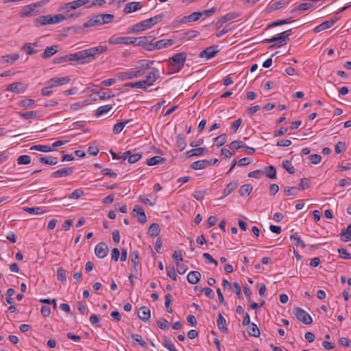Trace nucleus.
<instances>
[{"label": "nucleus", "instance_id": "f257e3e1", "mask_svg": "<svg viewBox=\"0 0 351 351\" xmlns=\"http://www.w3.org/2000/svg\"><path fill=\"white\" fill-rule=\"evenodd\" d=\"M107 51L106 46H97L91 47L84 50L80 51L77 53L66 55L68 61H81L86 58L95 59L97 54L104 53Z\"/></svg>", "mask_w": 351, "mask_h": 351}, {"label": "nucleus", "instance_id": "f03ea898", "mask_svg": "<svg viewBox=\"0 0 351 351\" xmlns=\"http://www.w3.org/2000/svg\"><path fill=\"white\" fill-rule=\"evenodd\" d=\"M186 59V53L184 52L175 54L169 58V71L171 73H176L181 70Z\"/></svg>", "mask_w": 351, "mask_h": 351}, {"label": "nucleus", "instance_id": "7ed1b4c3", "mask_svg": "<svg viewBox=\"0 0 351 351\" xmlns=\"http://www.w3.org/2000/svg\"><path fill=\"white\" fill-rule=\"evenodd\" d=\"M65 20V16L63 14L56 15H45L41 16L35 19V25L36 26L45 25L47 24H55L60 23Z\"/></svg>", "mask_w": 351, "mask_h": 351}, {"label": "nucleus", "instance_id": "20e7f679", "mask_svg": "<svg viewBox=\"0 0 351 351\" xmlns=\"http://www.w3.org/2000/svg\"><path fill=\"white\" fill-rule=\"evenodd\" d=\"M174 43V40L172 39H162L156 43H149V44L143 46L142 48L147 51H154L155 49H160L166 48L169 46L172 45Z\"/></svg>", "mask_w": 351, "mask_h": 351}, {"label": "nucleus", "instance_id": "39448f33", "mask_svg": "<svg viewBox=\"0 0 351 351\" xmlns=\"http://www.w3.org/2000/svg\"><path fill=\"white\" fill-rule=\"evenodd\" d=\"M108 42L110 44H112V45L124 43L126 45H132L134 46H137L138 40V38H132V37H126V36H120V37L112 36L109 39Z\"/></svg>", "mask_w": 351, "mask_h": 351}, {"label": "nucleus", "instance_id": "423d86ee", "mask_svg": "<svg viewBox=\"0 0 351 351\" xmlns=\"http://www.w3.org/2000/svg\"><path fill=\"white\" fill-rule=\"evenodd\" d=\"M293 313L296 318L304 324L308 325L313 322V319L309 314L299 307L293 309Z\"/></svg>", "mask_w": 351, "mask_h": 351}, {"label": "nucleus", "instance_id": "0eeeda50", "mask_svg": "<svg viewBox=\"0 0 351 351\" xmlns=\"http://www.w3.org/2000/svg\"><path fill=\"white\" fill-rule=\"evenodd\" d=\"M154 26L152 23V21L151 19H148L144 21H142L139 23H137L134 25H133L130 29V32L136 33L139 32L143 30H146L150 29Z\"/></svg>", "mask_w": 351, "mask_h": 351}, {"label": "nucleus", "instance_id": "6e6552de", "mask_svg": "<svg viewBox=\"0 0 351 351\" xmlns=\"http://www.w3.org/2000/svg\"><path fill=\"white\" fill-rule=\"evenodd\" d=\"M40 5L39 3H34L29 5L23 7L20 12L21 17H27L30 16H34L37 14L36 8Z\"/></svg>", "mask_w": 351, "mask_h": 351}, {"label": "nucleus", "instance_id": "1a4fd4ad", "mask_svg": "<svg viewBox=\"0 0 351 351\" xmlns=\"http://www.w3.org/2000/svg\"><path fill=\"white\" fill-rule=\"evenodd\" d=\"M151 71L147 75L144 82H146L145 85L149 87L153 84L160 77V72L156 68H151Z\"/></svg>", "mask_w": 351, "mask_h": 351}, {"label": "nucleus", "instance_id": "9d476101", "mask_svg": "<svg viewBox=\"0 0 351 351\" xmlns=\"http://www.w3.org/2000/svg\"><path fill=\"white\" fill-rule=\"evenodd\" d=\"M90 0H76L65 4L62 10H66V12H69L73 10H75L86 3H89Z\"/></svg>", "mask_w": 351, "mask_h": 351}, {"label": "nucleus", "instance_id": "9b49d317", "mask_svg": "<svg viewBox=\"0 0 351 351\" xmlns=\"http://www.w3.org/2000/svg\"><path fill=\"white\" fill-rule=\"evenodd\" d=\"M108 247L104 243L101 242L98 243L95 247V254L99 258H104L108 253Z\"/></svg>", "mask_w": 351, "mask_h": 351}, {"label": "nucleus", "instance_id": "f8f14e48", "mask_svg": "<svg viewBox=\"0 0 351 351\" xmlns=\"http://www.w3.org/2000/svg\"><path fill=\"white\" fill-rule=\"evenodd\" d=\"M133 215L137 217L138 221L141 223H145L147 220V217L141 206L136 205L133 209Z\"/></svg>", "mask_w": 351, "mask_h": 351}, {"label": "nucleus", "instance_id": "ddd939ff", "mask_svg": "<svg viewBox=\"0 0 351 351\" xmlns=\"http://www.w3.org/2000/svg\"><path fill=\"white\" fill-rule=\"evenodd\" d=\"M339 19V17H336L332 19H330L328 21H326L321 23L320 25L315 27L313 29V31L315 33L320 32L322 31H324L325 29H327L332 27L338 20Z\"/></svg>", "mask_w": 351, "mask_h": 351}, {"label": "nucleus", "instance_id": "4468645a", "mask_svg": "<svg viewBox=\"0 0 351 351\" xmlns=\"http://www.w3.org/2000/svg\"><path fill=\"white\" fill-rule=\"evenodd\" d=\"M217 46H210L207 47L200 52L199 56L200 58L206 57L207 59L213 58L217 52H219V49H217Z\"/></svg>", "mask_w": 351, "mask_h": 351}, {"label": "nucleus", "instance_id": "2eb2a0df", "mask_svg": "<svg viewBox=\"0 0 351 351\" xmlns=\"http://www.w3.org/2000/svg\"><path fill=\"white\" fill-rule=\"evenodd\" d=\"M144 73V71H141V70H138L136 71H127L122 72L119 73V79L121 80H130L133 77H138L141 76Z\"/></svg>", "mask_w": 351, "mask_h": 351}, {"label": "nucleus", "instance_id": "dca6fc26", "mask_svg": "<svg viewBox=\"0 0 351 351\" xmlns=\"http://www.w3.org/2000/svg\"><path fill=\"white\" fill-rule=\"evenodd\" d=\"M73 171V167H65L53 172L51 175L53 178H62L71 175Z\"/></svg>", "mask_w": 351, "mask_h": 351}, {"label": "nucleus", "instance_id": "f3484780", "mask_svg": "<svg viewBox=\"0 0 351 351\" xmlns=\"http://www.w3.org/2000/svg\"><path fill=\"white\" fill-rule=\"evenodd\" d=\"M239 15L237 13H233V12L228 13V14L221 16L218 19L216 25H217V28H219L223 23L228 22V21H230L232 19H237V17H239Z\"/></svg>", "mask_w": 351, "mask_h": 351}, {"label": "nucleus", "instance_id": "a211bd4d", "mask_svg": "<svg viewBox=\"0 0 351 351\" xmlns=\"http://www.w3.org/2000/svg\"><path fill=\"white\" fill-rule=\"evenodd\" d=\"M127 332L130 335L134 345H139L143 348H147V343L143 339L142 337L138 334H132L130 330Z\"/></svg>", "mask_w": 351, "mask_h": 351}, {"label": "nucleus", "instance_id": "6ab92c4d", "mask_svg": "<svg viewBox=\"0 0 351 351\" xmlns=\"http://www.w3.org/2000/svg\"><path fill=\"white\" fill-rule=\"evenodd\" d=\"M69 81L70 78L69 77L52 78L49 82V84H50L49 88L63 85L67 84L68 82H69Z\"/></svg>", "mask_w": 351, "mask_h": 351}, {"label": "nucleus", "instance_id": "aec40b11", "mask_svg": "<svg viewBox=\"0 0 351 351\" xmlns=\"http://www.w3.org/2000/svg\"><path fill=\"white\" fill-rule=\"evenodd\" d=\"M142 8V5L140 2L132 1L125 5L123 12L125 14H130L135 12Z\"/></svg>", "mask_w": 351, "mask_h": 351}, {"label": "nucleus", "instance_id": "412c9836", "mask_svg": "<svg viewBox=\"0 0 351 351\" xmlns=\"http://www.w3.org/2000/svg\"><path fill=\"white\" fill-rule=\"evenodd\" d=\"M211 165V160H201L193 162L191 167L195 170L203 169Z\"/></svg>", "mask_w": 351, "mask_h": 351}, {"label": "nucleus", "instance_id": "4be33fe9", "mask_svg": "<svg viewBox=\"0 0 351 351\" xmlns=\"http://www.w3.org/2000/svg\"><path fill=\"white\" fill-rule=\"evenodd\" d=\"M131 263H132V270L134 273L138 272V265L139 263L138 252L134 250L130 254Z\"/></svg>", "mask_w": 351, "mask_h": 351}, {"label": "nucleus", "instance_id": "5701e85b", "mask_svg": "<svg viewBox=\"0 0 351 351\" xmlns=\"http://www.w3.org/2000/svg\"><path fill=\"white\" fill-rule=\"evenodd\" d=\"M201 274L197 271H190L187 275V281L192 285L197 284L201 279Z\"/></svg>", "mask_w": 351, "mask_h": 351}, {"label": "nucleus", "instance_id": "b1692460", "mask_svg": "<svg viewBox=\"0 0 351 351\" xmlns=\"http://www.w3.org/2000/svg\"><path fill=\"white\" fill-rule=\"evenodd\" d=\"M201 17H202V13L200 12H193L188 16H184L181 20V23H186L197 21Z\"/></svg>", "mask_w": 351, "mask_h": 351}, {"label": "nucleus", "instance_id": "393cba45", "mask_svg": "<svg viewBox=\"0 0 351 351\" xmlns=\"http://www.w3.org/2000/svg\"><path fill=\"white\" fill-rule=\"evenodd\" d=\"M238 186V182L234 181L228 183L223 191V196L218 199V200L230 195Z\"/></svg>", "mask_w": 351, "mask_h": 351}, {"label": "nucleus", "instance_id": "a878e982", "mask_svg": "<svg viewBox=\"0 0 351 351\" xmlns=\"http://www.w3.org/2000/svg\"><path fill=\"white\" fill-rule=\"evenodd\" d=\"M138 317L143 322L147 321L150 317V311L146 306H141L138 311Z\"/></svg>", "mask_w": 351, "mask_h": 351}, {"label": "nucleus", "instance_id": "bb28decb", "mask_svg": "<svg viewBox=\"0 0 351 351\" xmlns=\"http://www.w3.org/2000/svg\"><path fill=\"white\" fill-rule=\"evenodd\" d=\"M217 325L219 329L223 333H227L228 330L226 326V321L221 313L218 315L217 319Z\"/></svg>", "mask_w": 351, "mask_h": 351}, {"label": "nucleus", "instance_id": "cd10ccee", "mask_svg": "<svg viewBox=\"0 0 351 351\" xmlns=\"http://www.w3.org/2000/svg\"><path fill=\"white\" fill-rule=\"evenodd\" d=\"M58 51V46L53 45L50 47H47L44 53L42 55V58L43 59H47L54 55Z\"/></svg>", "mask_w": 351, "mask_h": 351}, {"label": "nucleus", "instance_id": "c85d7f7f", "mask_svg": "<svg viewBox=\"0 0 351 351\" xmlns=\"http://www.w3.org/2000/svg\"><path fill=\"white\" fill-rule=\"evenodd\" d=\"M166 159L159 156H155L147 160L146 164L149 166H153L163 163Z\"/></svg>", "mask_w": 351, "mask_h": 351}, {"label": "nucleus", "instance_id": "c756f323", "mask_svg": "<svg viewBox=\"0 0 351 351\" xmlns=\"http://www.w3.org/2000/svg\"><path fill=\"white\" fill-rule=\"evenodd\" d=\"M101 25L108 24L110 23L114 19V16L111 14H101L97 15Z\"/></svg>", "mask_w": 351, "mask_h": 351}, {"label": "nucleus", "instance_id": "7c9ffc66", "mask_svg": "<svg viewBox=\"0 0 351 351\" xmlns=\"http://www.w3.org/2000/svg\"><path fill=\"white\" fill-rule=\"evenodd\" d=\"M98 25H101V23L97 15L93 16L91 19H90L88 21L84 23V27L86 28Z\"/></svg>", "mask_w": 351, "mask_h": 351}, {"label": "nucleus", "instance_id": "2f4dec72", "mask_svg": "<svg viewBox=\"0 0 351 351\" xmlns=\"http://www.w3.org/2000/svg\"><path fill=\"white\" fill-rule=\"evenodd\" d=\"M155 38H156L154 36L139 37V38H138V42L137 43V46H140V47H143V46L152 42L154 40H155Z\"/></svg>", "mask_w": 351, "mask_h": 351}, {"label": "nucleus", "instance_id": "473e14b6", "mask_svg": "<svg viewBox=\"0 0 351 351\" xmlns=\"http://www.w3.org/2000/svg\"><path fill=\"white\" fill-rule=\"evenodd\" d=\"M160 232V226L156 223H152L148 229V234L153 237L158 236Z\"/></svg>", "mask_w": 351, "mask_h": 351}, {"label": "nucleus", "instance_id": "72a5a7b5", "mask_svg": "<svg viewBox=\"0 0 351 351\" xmlns=\"http://www.w3.org/2000/svg\"><path fill=\"white\" fill-rule=\"evenodd\" d=\"M207 152V149L206 148H204V147H198V148H195V149H192L189 151H188L186 152V155L189 156V157H191V156H199L201 155H202V154L204 152Z\"/></svg>", "mask_w": 351, "mask_h": 351}, {"label": "nucleus", "instance_id": "f704fd0d", "mask_svg": "<svg viewBox=\"0 0 351 351\" xmlns=\"http://www.w3.org/2000/svg\"><path fill=\"white\" fill-rule=\"evenodd\" d=\"M340 237L343 241L351 240V223L348 226L346 229L341 230Z\"/></svg>", "mask_w": 351, "mask_h": 351}, {"label": "nucleus", "instance_id": "c9c22d12", "mask_svg": "<svg viewBox=\"0 0 351 351\" xmlns=\"http://www.w3.org/2000/svg\"><path fill=\"white\" fill-rule=\"evenodd\" d=\"M252 191V186L249 184H246L242 185L240 187L239 193L242 197H247L250 194Z\"/></svg>", "mask_w": 351, "mask_h": 351}, {"label": "nucleus", "instance_id": "e433bc0d", "mask_svg": "<svg viewBox=\"0 0 351 351\" xmlns=\"http://www.w3.org/2000/svg\"><path fill=\"white\" fill-rule=\"evenodd\" d=\"M247 332L250 336H253L254 337H258L260 336V330L257 326L254 323H251L248 326Z\"/></svg>", "mask_w": 351, "mask_h": 351}, {"label": "nucleus", "instance_id": "4c0bfd02", "mask_svg": "<svg viewBox=\"0 0 351 351\" xmlns=\"http://www.w3.org/2000/svg\"><path fill=\"white\" fill-rule=\"evenodd\" d=\"M176 144L177 147L180 149V151H183L185 149L186 146V143L185 138L182 134H179L177 136Z\"/></svg>", "mask_w": 351, "mask_h": 351}, {"label": "nucleus", "instance_id": "58836bf2", "mask_svg": "<svg viewBox=\"0 0 351 351\" xmlns=\"http://www.w3.org/2000/svg\"><path fill=\"white\" fill-rule=\"evenodd\" d=\"M146 82L144 80L136 82H130L126 83L125 84V86L131 87V88H143L146 89L147 86L145 85Z\"/></svg>", "mask_w": 351, "mask_h": 351}, {"label": "nucleus", "instance_id": "ea45409f", "mask_svg": "<svg viewBox=\"0 0 351 351\" xmlns=\"http://www.w3.org/2000/svg\"><path fill=\"white\" fill-rule=\"evenodd\" d=\"M31 150H36L40 151L43 152H49L52 151V147L49 145H34L30 148Z\"/></svg>", "mask_w": 351, "mask_h": 351}, {"label": "nucleus", "instance_id": "a19ab883", "mask_svg": "<svg viewBox=\"0 0 351 351\" xmlns=\"http://www.w3.org/2000/svg\"><path fill=\"white\" fill-rule=\"evenodd\" d=\"M227 136L226 134H222L214 140L215 145L217 147H221L226 143Z\"/></svg>", "mask_w": 351, "mask_h": 351}, {"label": "nucleus", "instance_id": "79ce46f5", "mask_svg": "<svg viewBox=\"0 0 351 351\" xmlns=\"http://www.w3.org/2000/svg\"><path fill=\"white\" fill-rule=\"evenodd\" d=\"M19 58V55L17 53L12 55H6L2 56L3 62L5 63H13Z\"/></svg>", "mask_w": 351, "mask_h": 351}, {"label": "nucleus", "instance_id": "37998d69", "mask_svg": "<svg viewBox=\"0 0 351 351\" xmlns=\"http://www.w3.org/2000/svg\"><path fill=\"white\" fill-rule=\"evenodd\" d=\"M265 173L269 178L275 179L276 178V168L272 165L265 167Z\"/></svg>", "mask_w": 351, "mask_h": 351}, {"label": "nucleus", "instance_id": "c03bdc74", "mask_svg": "<svg viewBox=\"0 0 351 351\" xmlns=\"http://www.w3.org/2000/svg\"><path fill=\"white\" fill-rule=\"evenodd\" d=\"M38 112L36 111H29V112H20L19 113V115L25 119H34L36 117L38 118V117H40V116H38Z\"/></svg>", "mask_w": 351, "mask_h": 351}, {"label": "nucleus", "instance_id": "a18cd8bd", "mask_svg": "<svg viewBox=\"0 0 351 351\" xmlns=\"http://www.w3.org/2000/svg\"><path fill=\"white\" fill-rule=\"evenodd\" d=\"M23 210L26 211L27 213L32 214V215H40L44 213V210L40 207H36V208H29L25 207L23 208Z\"/></svg>", "mask_w": 351, "mask_h": 351}, {"label": "nucleus", "instance_id": "49530a36", "mask_svg": "<svg viewBox=\"0 0 351 351\" xmlns=\"http://www.w3.org/2000/svg\"><path fill=\"white\" fill-rule=\"evenodd\" d=\"M111 109H112L111 105H106V106H101V107L98 108V109L97 110L95 115H96V117L101 116V115L107 113L108 112H109Z\"/></svg>", "mask_w": 351, "mask_h": 351}, {"label": "nucleus", "instance_id": "de8ad7c7", "mask_svg": "<svg viewBox=\"0 0 351 351\" xmlns=\"http://www.w3.org/2000/svg\"><path fill=\"white\" fill-rule=\"evenodd\" d=\"M39 160L41 163L49 165H55L58 163L57 158H49L48 157H41Z\"/></svg>", "mask_w": 351, "mask_h": 351}, {"label": "nucleus", "instance_id": "09e8293b", "mask_svg": "<svg viewBox=\"0 0 351 351\" xmlns=\"http://www.w3.org/2000/svg\"><path fill=\"white\" fill-rule=\"evenodd\" d=\"M31 162V158L27 155H21L17 158L19 165H28Z\"/></svg>", "mask_w": 351, "mask_h": 351}, {"label": "nucleus", "instance_id": "8fccbe9b", "mask_svg": "<svg viewBox=\"0 0 351 351\" xmlns=\"http://www.w3.org/2000/svg\"><path fill=\"white\" fill-rule=\"evenodd\" d=\"M166 270L167 274L170 278H171L173 280H177V275L173 266L167 265Z\"/></svg>", "mask_w": 351, "mask_h": 351}, {"label": "nucleus", "instance_id": "3c124183", "mask_svg": "<svg viewBox=\"0 0 351 351\" xmlns=\"http://www.w3.org/2000/svg\"><path fill=\"white\" fill-rule=\"evenodd\" d=\"M34 103H35V101L32 99H25L21 100L19 102V105L21 107L27 108H29L30 106H32V105H34Z\"/></svg>", "mask_w": 351, "mask_h": 351}, {"label": "nucleus", "instance_id": "603ef678", "mask_svg": "<svg viewBox=\"0 0 351 351\" xmlns=\"http://www.w3.org/2000/svg\"><path fill=\"white\" fill-rule=\"evenodd\" d=\"M312 6V4L310 3H302L300 4H299L297 8H295V9H293L291 12L293 13L294 12H295L296 10H298V11H304V10H306L308 9H309Z\"/></svg>", "mask_w": 351, "mask_h": 351}, {"label": "nucleus", "instance_id": "864d4df0", "mask_svg": "<svg viewBox=\"0 0 351 351\" xmlns=\"http://www.w3.org/2000/svg\"><path fill=\"white\" fill-rule=\"evenodd\" d=\"M57 278L61 282L66 281V271L62 267H59L57 269Z\"/></svg>", "mask_w": 351, "mask_h": 351}, {"label": "nucleus", "instance_id": "5fc2aeb1", "mask_svg": "<svg viewBox=\"0 0 351 351\" xmlns=\"http://www.w3.org/2000/svg\"><path fill=\"white\" fill-rule=\"evenodd\" d=\"M31 46V43H27L23 47V49L26 50L25 53L27 55H33L38 52L36 49H32Z\"/></svg>", "mask_w": 351, "mask_h": 351}, {"label": "nucleus", "instance_id": "6e6d98bb", "mask_svg": "<svg viewBox=\"0 0 351 351\" xmlns=\"http://www.w3.org/2000/svg\"><path fill=\"white\" fill-rule=\"evenodd\" d=\"M293 21L291 19H283V20H278L276 21L273 22L269 26L270 27H276L280 26L282 25L289 24Z\"/></svg>", "mask_w": 351, "mask_h": 351}, {"label": "nucleus", "instance_id": "4d7b16f0", "mask_svg": "<svg viewBox=\"0 0 351 351\" xmlns=\"http://www.w3.org/2000/svg\"><path fill=\"white\" fill-rule=\"evenodd\" d=\"M282 167L288 171V173L291 174L295 173V169L289 160L283 161Z\"/></svg>", "mask_w": 351, "mask_h": 351}, {"label": "nucleus", "instance_id": "13d9d810", "mask_svg": "<svg viewBox=\"0 0 351 351\" xmlns=\"http://www.w3.org/2000/svg\"><path fill=\"white\" fill-rule=\"evenodd\" d=\"M114 95L112 93L110 90H108L107 92L104 91L101 93H99V99L104 100V99H108L112 97H114Z\"/></svg>", "mask_w": 351, "mask_h": 351}, {"label": "nucleus", "instance_id": "bf43d9fd", "mask_svg": "<svg viewBox=\"0 0 351 351\" xmlns=\"http://www.w3.org/2000/svg\"><path fill=\"white\" fill-rule=\"evenodd\" d=\"M165 305L167 311L168 313H172V309L169 307V306L172 302V296L168 293V294L165 295Z\"/></svg>", "mask_w": 351, "mask_h": 351}, {"label": "nucleus", "instance_id": "052dcab7", "mask_svg": "<svg viewBox=\"0 0 351 351\" xmlns=\"http://www.w3.org/2000/svg\"><path fill=\"white\" fill-rule=\"evenodd\" d=\"M291 240H294L297 241L296 245H300L302 248L305 247V244L302 240L300 239L299 237L298 233H295L291 235L290 237Z\"/></svg>", "mask_w": 351, "mask_h": 351}, {"label": "nucleus", "instance_id": "680f3d73", "mask_svg": "<svg viewBox=\"0 0 351 351\" xmlns=\"http://www.w3.org/2000/svg\"><path fill=\"white\" fill-rule=\"evenodd\" d=\"M300 187L302 190L308 189L310 187V180L308 178H304L300 180Z\"/></svg>", "mask_w": 351, "mask_h": 351}, {"label": "nucleus", "instance_id": "e2e57ef3", "mask_svg": "<svg viewBox=\"0 0 351 351\" xmlns=\"http://www.w3.org/2000/svg\"><path fill=\"white\" fill-rule=\"evenodd\" d=\"M229 147L231 149H239L244 147V144L241 141H234L230 143Z\"/></svg>", "mask_w": 351, "mask_h": 351}, {"label": "nucleus", "instance_id": "0e129e2a", "mask_svg": "<svg viewBox=\"0 0 351 351\" xmlns=\"http://www.w3.org/2000/svg\"><path fill=\"white\" fill-rule=\"evenodd\" d=\"M199 34V32L195 31V30H191V31L184 32V36L183 38H186L187 40H189L192 38H195V37L197 36Z\"/></svg>", "mask_w": 351, "mask_h": 351}, {"label": "nucleus", "instance_id": "69168bd1", "mask_svg": "<svg viewBox=\"0 0 351 351\" xmlns=\"http://www.w3.org/2000/svg\"><path fill=\"white\" fill-rule=\"evenodd\" d=\"M164 346L169 351H177L171 341L166 338L164 339Z\"/></svg>", "mask_w": 351, "mask_h": 351}, {"label": "nucleus", "instance_id": "338daca9", "mask_svg": "<svg viewBox=\"0 0 351 351\" xmlns=\"http://www.w3.org/2000/svg\"><path fill=\"white\" fill-rule=\"evenodd\" d=\"M263 173L264 172L262 170L257 169L250 172L248 173V177L259 179L263 175Z\"/></svg>", "mask_w": 351, "mask_h": 351}, {"label": "nucleus", "instance_id": "774afa93", "mask_svg": "<svg viewBox=\"0 0 351 351\" xmlns=\"http://www.w3.org/2000/svg\"><path fill=\"white\" fill-rule=\"evenodd\" d=\"M141 156L142 154L140 153H136L134 154H132L131 156L128 157V162L132 164L135 163L136 162L141 159Z\"/></svg>", "mask_w": 351, "mask_h": 351}]
</instances>
